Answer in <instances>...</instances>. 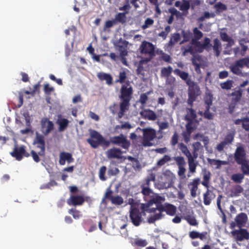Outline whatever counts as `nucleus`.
I'll use <instances>...</instances> for the list:
<instances>
[{
  "label": "nucleus",
  "instance_id": "f257e3e1",
  "mask_svg": "<svg viewBox=\"0 0 249 249\" xmlns=\"http://www.w3.org/2000/svg\"><path fill=\"white\" fill-rule=\"evenodd\" d=\"M89 138L87 139V142L93 148H97L99 146L106 148L108 147L111 143L126 150H128L130 146V142L122 134L111 137L109 141L96 130L89 129Z\"/></svg>",
  "mask_w": 249,
  "mask_h": 249
},
{
  "label": "nucleus",
  "instance_id": "f03ea898",
  "mask_svg": "<svg viewBox=\"0 0 249 249\" xmlns=\"http://www.w3.org/2000/svg\"><path fill=\"white\" fill-rule=\"evenodd\" d=\"M174 73L185 81L188 86L187 103L192 107L194 102L196 101V97L199 95L200 89L199 86L191 79L188 72L181 71L178 69H176L174 70Z\"/></svg>",
  "mask_w": 249,
  "mask_h": 249
},
{
  "label": "nucleus",
  "instance_id": "7ed1b4c3",
  "mask_svg": "<svg viewBox=\"0 0 249 249\" xmlns=\"http://www.w3.org/2000/svg\"><path fill=\"white\" fill-rule=\"evenodd\" d=\"M133 90L129 81L123 84L120 89V94L119 98L120 100V110L118 114L119 119H121L124 115L125 112L129 109L130 102L132 99Z\"/></svg>",
  "mask_w": 249,
  "mask_h": 249
},
{
  "label": "nucleus",
  "instance_id": "20e7f679",
  "mask_svg": "<svg viewBox=\"0 0 249 249\" xmlns=\"http://www.w3.org/2000/svg\"><path fill=\"white\" fill-rule=\"evenodd\" d=\"M34 144L36 145V147L40 149V150L36 153L34 150L31 151V156L33 160L36 163L40 161V157H44L45 155V142L44 136L38 133H36V137L34 139Z\"/></svg>",
  "mask_w": 249,
  "mask_h": 249
},
{
  "label": "nucleus",
  "instance_id": "39448f33",
  "mask_svg": "<svg viewBox=\"0 0 249 249\" xmlns=\"http://www.w3.org/2000/svg\"><path fill=\"white\" fill-rule=\"evenodd\" d=\"M129 214L130 221L134 226L138 227L143 222V216H145L144 211H140L139 208L132 206L130 208Z\"/></svg>",
  "mask_w": 249,
  "mask_h": 249
},
{
  "label": "nucleus",
  "instance_id": "423d86ee",
  "mask_svg": "<svg viewBox=\"0 0 249 249\" xmlns=\"http://www.w3.org/2000/svg\"><path fill=\"white\" fill-rule=\"evenodd\" d=\"M138 130L142 132L143 137L142 145L144 147H150L153 145L152 142L156 137V132L154 129L151 127H147L145 128H141L138 127L136 129V131Z\"/></svg>",
  "mask_w": 249,
  "mask_h": 249
},
{
  "label": "nucleus",
  "instance_id": "0eeeda50",
  "mask_svg": "<svg viewBox=\"0 0 249 249\" xmlns=\"http://www.w3.org/2000/svg\"><path fill=\"white\" fill-rule=\"evenodd\" d=\"M246 67L249 68V57L240 58L235 61L230 67L231 71L234 74L241 75L242 69Z\"/></svg>",
  "mask_w": 249,
  "mask_h": 249
},
{
  "label": "nucleus",
  "instance_id": "6e6552de",
  "mask_svg": "<svg viewBox=\"0 0 249 249\" xmlns=\"http://www.w3.org/2000/svg\"><path fill=\"white\" fill-rule=\"evenodd\" d=\"M155 46L149 42L143 41L140 46V51L141 54H144L147 57L144 59H149V61L155 56Z\"/></svg>",
  "mask_w": 249,
  "mask_h": 249
},
{
  "label": "nucleus",
  "instance_id": "1a4fd4ad",
  "mask_svg": "<svg viewBox=\"0 0 249 249\" xmlns=\"http://www.w3.org/2000/svg\"><path fill=\"white\" fill-rule=\"evenodd\" d=\"M113 191L110 187L107 189L106 192L104 194L102 199V202L104 203L106 199L109 200L112 204L115 205H121L124 203L123 198L119 196H113Z\"/></svg>",
  "mask_w": 249,
  "mask_h": 249
},
{
  "label": "nucleus",
  "instance_id": "9d476101",
  "mask_svg": "<svg viewBox=\"0 0 249 249\" xmlns=\"http://www.w3.org/2000/svg\"><path fill=\"white\" fill-rule=\"evenodd\" d=\"M161 178L163 180L158 183L159 188L160 189L168 188L171 186L173 182L174 175L170 170H167L163 173Z\"/></svg>",
  "mask_w": 249,
  "mask_h": 249
},
{
  "label": "nucleus",
  "instance_id": "9b49d317",
  "mask_svg": "<svg viewBox=\"0 0 249 249\" xmlns=\"http://www.w3.org/2000/svg\"><path fill=\"white\" fill-rule=\"evenodd\" d=\"M242 94L243 90L241 89L234 90L231 94V99L229 106V112L230 114L233 113L236 106L241 99Z\"/></svg>",
  "mask_w": 249,
  "mask_h": 249
},
{
  "label": "nucleus",
  "instance_id": "f8f14e48",
  "mask_svg": "<svg viewBox=\"0 0 249 249\" xmlns=\"http://www.w3.org/2000/svg\"><path fill=\"white\" fill-rule=\"evenodd\" d=\"M174 159L178 166V176L181 178H186L185 174L186 170L185 168L186 162L184 158L182 156H177L175 157Z\"/></svg>",
  "mask_w": 249,
  "mask_h": 249
},
{
  "label": "nucleus",
  "instance_id": "ddd939ff",
  "mask_svg": "<svg viewBox=\"0 0 249 249\" xmlns=\"http://www.w3.org/2000/svg\"><path fill=\"white\" fill-rule=\"evenodd\" d=\"M41 129L43 134L48 135L54 128L53 122L47 118H43L40 122Z\"/></svg>",
  "mask_w": 249,
  "mask_h": 249
},
{
  "label": "nucleus",
  "instance_id": "4468645a",
  "mask_svg": "<svg viewBox=\"0 0 249 249\" xmlns=\"http://www.w3.org/2000/svg\"><path fill=\"white\" fill-rule=\"evenodd\" d=\"M165 200V199L164 196H162L154 193V195H152L151 197L148 199V201H147L148 205L146 207L147 208H148L150 206L155 204L156 205V209L159 211L160 206L163 205L162 203Z\"/></svg>",
  "mask_w": 249,
  "mask_h": 249
},
{
  "label": "nucleus",
  "instance_id": "2eb2a0df",
  "mask_svg": "<svg viewBox=\"0 0 249 249\" xmlns=\"http://www.w3.org/2000/svg\"><path fill=\"white\" fill-rule=\"evenodd\" d=\"M231 233L237 241H242L245 239H249V232L245 229L235 230L232 231Z\"/></svg>",
  "mask_w": 249,
  "mask_h": 249
},
{
  "label": "nucleus",
  "instance_id": "dca6fc26",
  "mask_svg": "<svg viewBox=\"0 0 249 249\" xmlns=\"http://www.w3.org/2000/svg\"><path fill=\"white\" fill-rule=\"evenodd\" d=\"M85 198L82 195H71L67 199V203L70 205L80 206L85 202Z\"/></svg>",
  "mask_w": 249,
  "mask_h": 249
},
{
  "label": "nucleus",
  "instance_id": "f3484780",
  "mask_svg": "<svg viewBox=\"0 0 249 249\" xmlns=\"http://www.w3.org/2000/svg\"><path fill=\"white\" fill-rule=\"evenodd\" d=\"M159 211L165 212L167 215L170 216H174L176 214L177 207L173 204L165 203L163 205L160 206Z\"/></svg>",
  "mask_w": 249,
  "mask_h": 249
},
{
  "label": "nucleus",
  "instance_id": "a211bd4d",
  "mask_svg": "<svg viewBox=\"0 0 249 249\" xmlns=\"http://www.w3.org/2000/svg\"><path fill=\"white\" fill-rule=\"evenodd\" d=\"M246 151L242 146L237 147L234 153V159L236 163H242L246 160Z\"/></svg>",
  "mask_w": 249,
  "mask_h": 249
},
{
  "label": "nucleus",
  "instance_id": "6ab92c4d",
  "mask_svg": "<svg viewBox=\"0 0 249 249\" xmlns=\"http://www.w3.org/2000/svg\"><path fill=\"white\" fill-rule=\"evenodd\" d=\"M124 152L119 148L113 147L109 149L106 152L107 157L109 159H121L123 158L122 156Z\"/></svg>",
  "mask_w": 249,
  "mask_h": 249
},
{
  "label": "nucleus",
  "instance_id": "aec40b11",
  "mask_svg": "<svg viewBox=\"0 0 249 249\" xmlns=\"http://www.w3.org/2000/svg\"><path fill=\"white\" fill-rule=\"evenodd\" d=\"M68 163L73 162L74 159L72 157L71 153L66 152H61L59 155V163L61 165H64L66 163V161Z\"/></svg>",
  "mask_w": 249,
  "mask_h": 249
},
{
  "label": "nucleus",
  "instance_id": "412c9836",
  "mask_svg": "<svg viewBox=\"0 0 249 249\" xmlns=\"http://www.w3.org/2000/svg\"><path fill=\"white\" fill-rule=\"evenodd\" d=\"M25 149L24 146L18 147L16 145L12 152H10L11 155L16 158L18 160H21L23 158V154H25Z\"/></svg>",
  "mask_w": 249,
  "mask_h": 249
},
{
  "label": "nucleus",
  "instance_id": "4be33fe9",
  "mask_svg": "<svg viewBox=\"0 0 249 249\" xmlns=\"http://www.w3.org/2000/svg\"><path fill=\"white\" fill-rule=\"evenodd\" d=\"M140 114L145 119L155 121L157 119L156 114L150 109H144L141 111Z\"/></svg>",
  "mask_w": 249,
  "mask_h": 249
},
{
  "label": "nucleus",
  "instance_id": "5701e85b",
  "mask_svg": "<svg viewBox=\"0 0 249 249\" xmlns=\"http://www.w3.org/2000/svg\"><path fill=\"white\" fill-rule=\"evenodd\" d=\"M191 0H182L181 1H176L175 6L179 8V10L183 12H188L190 8V1Z\"/></svg>",
  "mask_w": 249,
  "mask_h": 249
},
{
  "label": "nucleus",
  "instance_id": "b1692460",
  "mask_svg": "<svg viewBox=\"0 0 249 249\" xmlns=\"http://www.w3.org/2000/svg\"><path fill=\"white\" fill-rule=\"evenodd\" d=\"M97 76L101 81H106L107 84L110 85L112 84L113 78L109 73L100 72L97 73Z\"/></svg>",
  "mask_w": 249,
  "mask_h": 249
},
{
  "label": "nucleus",
  "instance_id": "393cba45",
  "mask_svg": "<svg viewBox=\"0 0 249 249\" xmlns=\"http://www.w3.org/2000/svg\"><path fill=\"white\" fill-rule=\"evenodd\" d=\"M247 220V214L245 213H241L238 214L235 218V221L238 227H241L246 224Z\"/></svg>",
  "mask_w": 249,
  "mask_h": 249
},
{
  "label": "nucleus",
  "instance_id": "a878e982",
  "mask_svg": "<svg viewBox=\"0 0 249 249\" xmlns=\"http://www.w3.org/2000/svg\"><path fill=\"white\" fill-rule=\"evenodd\" d=\"M142 190L141 193L143 195V198L145 201L147 202L152 195H154V192L150 188H146L145 187H141Z\"/></svg>",
  "mask_w": 249,
  "mask_h": 249
},
{
  "label": "nucleus",
  "instance_id": "bb28decb",
  "mask_svg": "<svg viewBox=\"0 0 249 249\" xmlns=\"http://www.w3.org/2000/svg\"><path fill=\"white\" fill-rule=\"evenodd\" d=\"M213 49L216 56L218 57L220 55L221 50V43L219 40L216 38L213 40Z\"/></svg>",
  "mask_w": 249,
  "mask_h": 249
},
{
  "label": "nucleus",
  "instance_id": "cd10ccee",
  "mask_svg": "<svg viewBox=\"0 0 249 249\" xmlns=\"http://www.w3.org/2000/svg\"><path fill=\"white\" fill-rule=\"evenodd\" d=\"M211 177V174L210 171L205 170L203 172V181L201 184L205 187L208 188L209 187V184L210 180Z\"/></svg>",
  "mask_w": 249,
  "mask_h": 249
},
{
  "label": "nucleus",
  "instance_id": "c85d7f7f",
  "mask_svg": "<svg viewBox=\"0 0 249 249\" xmlns=\"http://www.w3.org/2000/svg\"><path fill=\"white\" fill-rule=\"evenodd\" d=\"M126 13H127V12L124 13H119L115 16L114 20L115 21L116 24L118 22L122 24H124L126 22V17L125 15Z\"/></svg>",
  "mask_w": 249,
  "mask_h": 249
},
{
  "label": "nucleus",
  "instance_id": "c756f323",
  "mask_svg": "<svg viewBox=\"0 0 249 249\" xmlns=\"http://www.w3.org/2000/svg\"><path fill=\"white\" fill-rule=\"evenodd\" d=\"M188 163L189 166V173L194 174L196 172V168L197 165V161L194 160L193 158L188 159Z\"/></svg>",
  "mask_w": 249,
  "mask_h": 249
},
{
  "label": "nucleus",
  "instance_id": "7c9ffc66",
  "mask_svg": "<svg viewBox=\"0 0 249 249\" xmlns=\"http://www.w3.org/2000/svg\"><path fill=\"white\" fill-rule=\"evenodd\" d=\"M213 193L208 188L207 191L203 195L204 204L205 205H209L211 204Z\"/></svg>",
  "mask_w": 249,
  "mask_h": 249
},
{
  "label": "nucleus",
  "instance_id": "2f4dec72",
  "mask_svg": "<svg viewBox=\"0 0 249 249\" xmlns=\"http://www.w3.org/2000/svg\"><path fill=\"white\" fill-rule=\"evenodd\" d=\"M69 123V120L65 118L58 120L57 124L59 125V131L60 132L64 131L67 127Z\"/></svg>",
  "mask_w": 249,
  "mask_h": 249
},
{
  "label": "nucleus",
  "instance_id": "473e14b6",
  "mask_svg": "<svg viewBox=\"0 0 249 249\" xmlns=\"http://www.w3.org/2000/svg\"><path fill=\"white\" fill-rule=\"evenodd\" d=\"M187 114L185 117V120L187 121L193 122L196 118V114L194 109L192 108H187Z\"/></svg>",
  "mask_w": 249,
  "mask_h": 249
},
{
  "label": "nucleus",
  "instance_id": "72a5a7b5",
  "mask_svg": "<svg viewBox=\"0 0 249 249\" xmlns=\"http://www.w3.org/2000/svg\"><path fill=\"white\" fill-rule=\"evenodd\" d=\"M178 148L182 153L187 158V159L191 158V152L187 146L182 142L178 144Z\"/></svg>",
  "mask_w": 249,
  "mask_h": 249
},
{
  "label": "nucleus",
  "instance_id": "f704fd0d",
  "mask_svg": "<svg viewBox=\"0 0 249 249\" xmlns=\"http://www.w3.org/2000/svg\"><path fill=\"white\" fill-rule=\"evenodd\" d=\"M238 164L241 165V170L244 175H249V164L247 160L242 162V163H238Z\"/></svg>",
  "mask_w": 249,
  "mask_h": 249
},
{
  "label": "nucleus",
  "instance_id": "c9c22d12",
  "mask_svg": "<svg viewBox=\"0 0 249 249\" xmlns=\"http://www.w3.org/2000/svg\"><path fill=\"white\" fill-rule=\"evenodd\" d=\"M149 59H144L142 58V59L139 61L138 66L136 70V71L137 74H142V71H143V65L147 64L149 62Z\"/></svg>",
  "mask_w": 249,
  "mask_h": 249
},
{
  "label": "nucleus",
  "instance_id": "e433bc0d",
  "mask_svg": "<svg viewBox=\"0 0 249 249\" xmlns=\"http://www.w3.org/2000/svg\"><path fill=\"white\" fill-rule=\"evenodd\" d=\"M172 71L174 72L173 68L171 66H169L167 67H164L161 70V76L167 77L171 75Z\"/></svg>",
  "mask_w": 249,
  "mask_h": 249
},
{
  "label": "nucleus",
  "instance_id": "4c0bfd02",
  "mask_svg": "<svg viewBox=\"0 0 249 249\" xmlns=\"http://www.w3.org/2000/svg\"><path fill=\"white\" fill-rule=\"evenodd\" d=\"M244 178V175L242 173H236L233 174L231 177V179L234 182L241 183Z\"/></svg>",
  "mask_w": 249,
  "mask_h": 249
},
{
  "label": "nucleus",
  "instance_id": "58836bf2",
  "mask_svg": "<svg viewBox=\"0 0 249 249\" xmlns=\"http://www.w3.org/2000/svg\"><path fill=\"white\" fill-rule=\"evenodd\" d=\"M234 82L232 80H228L224 82L221 83L220 87L223 89L229 90L233 87Z\"/></svg>",
  "mask_w": 249,
  "mask_h": 249
},
{
  "label": "nucleus",
  "instance_id": "ea45409f",
  "mask_svg": "<svg viewBox=\"0 0 249 249\" xmlns=\"http://www.w3.org/2000/svg\"><path fill=\"white\" fill-rule=\"evenodd\" d=\"M172 160L171 157L168 155H165L163 157L160 159L157 162L158 166H161L164 165L166 162L171 161Z\"/></svg>",
  "mask_w": 249,
  "mask_h": 249
},
{
  "label": "nucleus",
  "instance_id": "a19ab883",
  "mask_svg": "<svg viewBox=\"0 0 249 249\" xmlns=\"http://www.w3.org/2000/svg\"><path fill=\"white\" fill-rule=\"evenodd\" d=\"M151 92L149 91L141 94L139 102L140 103L143 107L145 105L148 99V95H149Z\"/></svg>",
  "mask_w": 249,
  "mask_h": 249
},
{
  "label": "nucleus",
  "instance_id": "79ce46f5",
  "mask_svg": "<svg viewBox=\"0 0 249 249\" xmlns=\"http://www.w3.org/2000/svg\"><path fill=\"white\" fill-rule=\"evenodd\" d=\"M244 191L243 188L240 185H236L231 190V193L234 196H238Z\"/></svg>",
  "mask_w": 249,
  "mask_h": 249
},
{
  "label": "nucleus",
  "instance_id": "37998d69",
  "mask_svg": "<svg viewBox=\"0 0 249 249\" xmlns=\"http://www.w3.org/2000/svg\"><path fill=\"white\" fill-rule=\"evenodd\" d=\"M180 39V36L179 33H175L171 37L169 42V45L173 46L176 44Z\"/></svg>",
  "mask_w": 249,
  "mask_h": 249
},
{
  "label": "nucleus",
  "instance_id": "c03bdc74",
  "mask_svg": "<svg viewBox=\"0 0 249 249\" xmlns=\"http://www.w3.org/2000/svg\"><path fill=\"white\" fill-rule=\"evenodd\" d=\"M184 219L191 226H197L198 225V223L194 216L189 215L186 216Z\"/></svg>",
  "mask_w": 249,
  "mask_h": 249
},
{
  "label": "nucleus",
  "instance_id": "a18cd8bd",
  "mask_svg": "<svg viewBox=\"0 0 249 249\" xmlns=\"http://www.w3.org/2000/svg\"><path fill=\"white\" fill-rule=\"evenodd\" d=\"M182 35L183 39L181 41L180 44H183L184 42H188L190 40L191 37V33L189 31H182Z\"/></svg>",
  "mask_w": 249,
  "mask_h": 249
},
{
  "label": "nucleus",
  "instance_id": "49530a36",
  "mask_svg": "<svg viewBox=\"0 0 249 249\" xmlns=\"http://www.w3.org/2000/svg\"><path fill=\"white\" fill-rule=\"evenodd\" d=\"M126 78V73L125 71H123L120 72L119 79H117L116 82L121 84H123L125 82Z\"/></svg>",
  "mask_w": 249,
  "mask_h": 249
},
{
  "label": "nucleus",
  "instance_id": "de8ad7c7",
  "mask_svg": "<svg viewBox=\"0 0 249 249\" xmlns=\"http://www.w3.org/2000/svg\"><path fill=\"white\" fill-rule=\"evenodd\" d=\"M68 213L70 214H72L73 217L75 219H79L80 217L82 216V215L80 213V212L76 209L72 208L70 209L68 211Z\"/></svg>",
  "mask_w": 249,
  "mask_h": 249
},
{
  "label": "nucleus",
  "instance_id": "09e8293b",
  "mask_svg": "<svg viewBox=\"0 0 249 249\" xmlns=\"http://www.w3.org/2000/svg\"><path fill=\"white\" fill-rule=\"evenodd\" d=\"M242 127L246 131H249V117L248 113L246 117L243 118Z\"/></svg>",
  "mask_w": 249,
  "mask_h": 249
},
{
  "label": "nucleus",
  "instance_id": "8fccbe9b",
  "mask_svg": "<svg viewBox=\"0 0 249 249\" xmlns=\"http://www.w3.org/2000/svg\"><path fill=\"white\" fill-rule=\"evenodd\" d=\"M107 170V168L105 166H102L99 170V177L100 179L102 181H105L107 179V178L105 177V174Z\"/></svg>",
  "mask_w": 249,
  "mask_h": 249
},
{
  "label": "nucleus",
  "instance_id": "3c124183",
  "mask_svg": "<svg viewBox=\"0 0 249 249\" xmlns=\"http://www.w3.org/2000/svg\"><path fill=\"white\" fill-rule=\"evenodd\" d=\"M133 244L135 246L144 247L147 245V243L145 240L142 239H136Z\"/></svg>",
  "mask_w": 249,
  "mask_h": 249
},
{
  "label": "nucleus",
  "instance_id": "603ef678",
  "mask_svg": "<svg viewBox=\"0 0 249 249\" xmlns=\"http://www.w3.org/2000/svg\"><path fill=\"white\" fill-rule=\"evenodd\" d=\"M25 121H26V125L27 126H28V127L24 129L21 130L20 132L23 134H27L29 132H30L31 130V122H30V119L29 118H26Z\"/></svg>",
  "mask_w": 249,
  "mask_h": 249
},
{
  "label": "nucleus",
  "instance_id": "864d4df0",
  "mask_svg": "<svg viewBox=\"0 0 249 249\" xmlns=\"http://www.w3.org/2000/svg\"><path fill=\"white\" fill-rule=\"evenodd\" d=\"M171 31L170 26L168 25L167 26L164 31H162L159 34V36L161 37L163 39H165L168 35V34Z\"/></svg>",
  "mask_w": 249,
  "mask_h": 249
},
{
  "label": "nucleus",
  "instance_id": "5fc2aeb1",
  "mask_svg": "<svg viewBox=\"0 0 249 249\" xmlns=\"http://www.w3.org/2000/svg\"><path fill=\"white\" fill-rule=\"evenodd\" d=\"M154 21L153 19L147 18L144 21V23L142 25V28L143 30H145L152 26L154 24Z\"/></svg>",
  "mask_w": 249,
  "mask_h": 249
},
{
  "label": "nucleus",
  "instance_id": "6e6d98bb",
  "mask_svg": "<svg viewBox=\"0 0 249 249\" xmlns=\"http://www.w3.org/2000/svg\"><path fill=\"white\" fill-rule=\"evenodd\" d=\"M214 8L216 9V11L219 12L226 11L227 9V6L221 2H219L215 4Z\"/></svg>",
  "mask_w": 249,
  "mask_h": 249
},
{
  "label": "nucleus",
  "instance_id": "4d7b16f0",
  "mask_svg": "<svg viewBox=\"0 0 249 249\" xmlns=\"http://www.w3.org/2000/svg\"><path fill=\"white\" fill-rule=\"evenodd\" d=\"M178 139L179 136L178 133L176 131L174 132L170 141L171 145L173 146H175L178 143Z\"/></svg>",
  "mask_w": 249,
  "mask_h": 249
},
{
  "label": "nucleus",
  "instance_id": "13d9d810",
  "mask_svg": "<svg viewBox=\"0 0 249 249\" xmlns=\"http://www.w3.org/2000/svg\"><path fill=\"white\" fill-rule=\"evenodd\" d=\"M116 24L115 23V21L114 20V19L110 20H107L105 24V25L103 28L104 31H106L107 30V29L111 28L113 26V25Z\"/></svg>",
  "mask_w": 249,
  "mask_h": 249
},
{
  "label": "nucleus",
  "instance_id": "bf43d9fd",
  "mask_svg": "<svg viewBox=\"0 0 249 249\" xmlns=\"http://www.w3.org/2000/svg\"><path fill=\"white\" fill-rule=\"evenodd\" d=\"M210 108H205V112L203 113V116L208 120H212L213 118L214 114L210 111Z\"/></svg>",
  "mask_w": 249,
  "mask_h": 249
},
{
  "label": "nucleus",
  "instance_id": "052dcab7",
  "mask_svg": "<svg viewBox=\"0 0 249 249\" xmlns=\"http://www.w3.org/2000/svg\"><path fill=\"white\" fill-rule=\"evenodd\" d=\"M193 33L194 35V37L197 39H200L201 38L203 35L202 32L199 30L197 27H196L193 29Z\"/></svg>",
  "mask_w": 249,
  "mask_h": 249
},
{
  "label": "nucleus",
  "instance_id": "680f3d73",
  "mask_svg": "<svg viewBox=\"0 0 249 249\" xmlns=\"http://www.w3.org/2000/svg\"><path fill=\"white\" fill-rule=\"evenodd\" d=\"M233 135H232L231 133H229L226 135L224 139V140L223 142H226V145H227L231 143L233 141Z\"/></svg>",
  "mask_w": 249,
  "mask_h": 249
},
{
  "label": "nucleus",
  "instance_id": "e2e57ef3",
  "mask_svg": "<svg viewBox=\"0 0 249 249\" xmlns=\"http://www.w3.org/2000/svg\"><path fill=\"white\" fill-rule=\"evenodd\" d=\"M54 90V88L50 87L49 84H46L44 86V91L46 94L50 95L52 92Z\"/></svg>",
  "mask_w": 249,
  "mask_h": 249
},
{
  "label": "nucleus",
  "instance_id": "0e129e2a",
  "mask_svg": "<svg viewBox=\"0 0 249 249\" xmlns=\"http://www.w3.org/2000/svg\"><path fill=\"white\" fill-rule=\"evenodd\" d=\"M220 36L221 40L223 41L227 42L233 38L229 36L226 32H220Z\"/></svg>",
  "mask_w": 249,
  "mask_h": 249
},
{
  "label": "nucleus",
  "instance_id": "69168bd1",
  "mask_svg": "<svg viewBox=\"0 0 249 249\" xmlns=\"http://www.w3.org/2000/svg\"><path fill=\"white\" fill-rule=\"evenodd\" d=\"M192 133L187 132V131H183L182 133V135L183 136L184 141L186 143H188L190 141L191 134Z\"/></svg>",
  "mask_w": 249,
  "mask_h": 249
},
{
  "label": "nucleus",
  "instance_id": "338daca9",
  "mask_svg": "<svg viewBox=\"0 0 249 249\" xmlns=\"http://www.w3.org/2000/svg\"><path fill=\"white\" fill-rule=\"evenodd\" d=\"M120 171L117 167L109 169L108 171V174L110 176H115L119 174Z\"/></svg>",
  "mask_w": 249,
  "mask_h": 249
},
{
  "label": "nucleus",
  "instance_id": "774afa93",
  "mask_svg": "<svg viewBox=\"0 0 249 249\" xmlns=\"http://www.w3.org/2000/svg\"><path fill=\"white\" fill-rule=\"evenodd\" d=\"M160 60H162L166 62H171V58L169 54L165 53H162V55L160 56Z\"/></svg>",
  "mask_w": 249,
  "mask_h": 249
}]
</instances>
